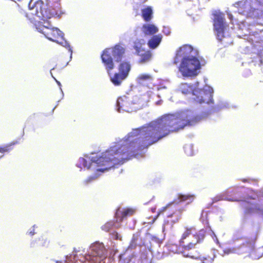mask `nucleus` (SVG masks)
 Here are the masks:
<instances>
[{"label":"nucleus","mask_w":263,"mask_h":263,"mask_svg":"<svg viewBox=\"0 0 263 263\" xmlns=\"http://www.w3.org/2000/svg\"><path fill=\"white\" fill-rule=\"evenodd\" d=\"M99 177V175H97V173L95 174V175L90 176L87 179L84 181L85 184H88L90 183L91 181L96 180Z\"/></svg>","instance_id":"nucleus-27"},{"label":"nucleus","mask_w":263,"mask_h":263,"mask_svg":"<svg viewBox=\"0 0 263 263\" xmlns=\"http://www.w3.org/2000/svg\"><path fill=\"white\" fill-rule=\"evenodd\" d=\"M153 80L151 75L148 74H141L137 78V82L139 84L150 87Z\"/></svg>","instance_id":"nucleus-15"},{"label":"nucleus","mask_w":263,"mask_h":263,"mask_svg":"<svg viewBox=\"0 0 263 263\" xmlns=\"http://www.w3.org/2000/svg\"><path fill=\"white\" fill-rule=\"evenodd\" d=\"M204 118V116L197 115L191 110L164 115L146 126L133 129L124 138L114 143L101 156H93L95 154L91 153L90 157L85 155L86 159L80 158L77 166L104 172L136 156L137 151L147 148L170 132L182 129L187 125H193Z\"/></svg>","instance_id":"nucleus-1"},{"label":"nucleus","mask_w":263,"mask_h":263,"mask_svg":"<svg viewBox=\"0 0 263 263\" xmlns=\"http://www.w3.org/2000/svg\"><path fill=\"white\" fill-rule=\"evenodd\" d=\"M125 52L124 48L117 45L112 48H107L104 50L101 55V58L105 68L110 77L111 82L116 86L121 84L128 75L130 70V65L128 62H122L119 66V72L115 73L114 76H110V71L114 67L115 62L121 61Z\"/></svg>","instance_id":"nucleus-2"},{"label":"nucleus","mask_w":263,"mask_h":263,"mask_svg":"<svg viewBox=\"0 0 263 263\" xmlns=\"http://www.w3.org/2000/svg\"><path fill=\"white\" fill-rule=\"evenodd\" d=\"M124 256V254H121L119 256V258H120V260H119V263H125V260H122V258L123 257V256ZM127 262L126 263H129V262H130L132 261V259H128L127 260Z\"/></svg>","instance_id":"nucleus-29"},{"label":"nucleus","mask_w":263,"mask_h":263,"mask_svg":"<svg viewBox=\"0 0 263 263\" xmlns=\"http://www.w3.org/2000/svg\"><path fill=\"white\" fill-rule=\"evenodd\" d=\"M162 36L161 34L154 35L148 42V46L151 49H155L161 42Z\"/></svg>","instance_id":"nucleus-19"},{"label":"nucleus","mask_w":263,"mask_h":263,"mask_svg":"<svg viewBox=\"0 0 263 263\" xmlns=\"http://www.w3.org/2000/svg\"><path fill=\"white\" fill-rule=\"evenodd\" d=\"M214 16V28L218 40H222L223 37L229 36L224 32L225 24L224 22V15L219 10H215L213 13Z\"/></svg>","instance_id":"nucleus-12"},{"label":"nucleus","mask_w":263,"mask_h":263,"mask_svg":"<svg viewBox=\"0 0 263 263\" xmlns=\"http://www.w3.org/2000/svg\"><path fill=\"white\" fill-rule=\"evenodd\" d=\"M239 241H240L239 246L226 249L223 251L224 254L227 255L231 253L242 254L251 253L254 252V241L253 240L242 238ZM254 252L258 254L257 256V258L261 257L263 255V246L254 251Z\"/></svg>","instance_id":"nucleus-8"},{"label":"nucleus","mask_w":263,"mask_h":263,"mask_svg":"<svg viewBox=\"0 0 263 263\" xmlns=\"http://www.w3.org/2000/svg\"><path fill=\"white\" fill-rule=\"evenodd\" d=\"M107 256V249L103 243L97 241L91 245L85 258L89 263H105Z\"/></svg>","instance_id":"nucleus-9"},{"label":"nucleus","mask_w":263,"mask_h":263,"mask_svg":"<svg viewBox=\"0 0 263 263\" xmlns=\"http://www.w3.org/2000/svg\"><path fill=\"white\" fill-rule=\"evenodd\" d=\"M161 103V101H159L156 102L157 105H160Z\"/></svg>","instance_id":"nucleus-35"},{"label":"nucleus","mask_w":263,"mask_h":263,"mask_svg":"<svg viewBox=\"0 0 263 263\" xmlns=\"http://www.w3.org/2000/svg\"><path fill=\"white\" fill-rule=\"evenodd\" d=\"M144 243L145 242L141 240L140 233L139 232H137L133 235L131 243L128 247V250L134 248L137 245H144Z\"/></svg>","instance_id":"nucleus-18"},{"label":"nucleus","mask_w":263,"mask_h":263,"mask_svg":"<svg viewBox=\"0 0 263 263\" xmlns=\"http://www.w3.org/2000/svg\"><path fill=\"white\" fill-rule=\"evenodd\" d=\"M139 28H137L136 30H135V32H137L138 30H139Z\"/></svg>","instance_id":"nucleus-41"},{"label":"nucleus","mask_w":263,"mask_h":263,"mask_svg":"<svg viewBox=\"0 0 263 263\" xmlns=\"http://www.w3.org/2000/svg\"><path fill=\"white\" fill-rule=\"evenodd\" d=\"M50 73H51V74H52L51 70L50 71ZM51 76H52V75H51ZM52 77L54 78V79L55 80V81H56L57 83L58 84V85L60 86V89H61V91L62 92V94L63 95V92L62 91V88L61 87V83L59 81H58V80H57L53 76H52Z\"/></svg>","instance_id":"nucleus-32"},{"label":"nucleus","mask_w":263,"mask_h":263,"mask_svg":"<svg viewBox=\"0 0 263 263\" xmlns=\"http://www.w3.org/2000/svg\"><path fill=\"white\" fill-rule=\"evenodd\" d=\"M221 200H229V201H233V200H232L231 198H229L226 197L225 195H219V196H218L216 197L214 199L213 202H217V201Z\"/></svg>","instance_id":"nucleus-26"},{"label":"nucleus","mask_w":263,"mask_h":263,"mask_svg":"<svg viewBox=\"0 0 263 263\" xmlns=\"http://www.w3.org/2000/svg\"><path fill=\"white\" fill-rule=\"evenodd\" d=\"M147 102V96L146 95L140 97L135 96L131 101L127 97L124 96L118 99L116 103L117 109L119 112L136 111L146 106Z\"/></svg>","instance_id":"nucleus-6"},{"label":"nucleus","mask_w":263,"mask_h":263,"mask_svg":"<svg viewBox=\"0 0 263 263\" xmlns=\"http://www.w3.org/2000/svg\"><path fill=\"white\" fill-rule=\"evenodd\" d=\"M163 32L166 35H170L171 33L170 29L169 27H164L163 29Z\"/></svg>","instance_id":"nucleus-28"},{"label":"nucleus","mask_w":263,"mask_h":263,"mask_svg":"<svg viewBox=\"0 0 263 263\" xmlns=\"http://www.w3.org/2000/svg\"><path fill=\"white\" fill-rule=\"evenodd\" d=\"M209 232H211L216 237L214 233L212 231L210 227H209L205 230L202 229L200 230L198 233L196 232V237L198 238V242H200L201 240H202L204 237L205 234L206 233H209Z\"/></svg>","instance_id":"nucleus-22"},{"label":"nucleus","mask_w":263,"mask_h":263,"mask_svg":"<svg viewBox=\"0 0 263 263\" xmlns=\"http://www.w3.org/2000/svg\"><path fill=\"white\" fill-rule=\"evenodd\" d=\"M33 231H34V229H33V230H30V231H29V234H30V235H33V234H34V232H33Z\"/></svg>","instance_id":"nucleus-34"},{"label":"nucleus","mask_w":263,"mask_h":263,"mask_svg":"<svg viewBox=\"0 0 263 263\" xmlns=\"http://www.w3.org/2000/svg\"><path fill=\"white\" fill-rule=\"evenodd\" d=\"M241 204L245 214H258L263 216V199L258 201L255 199L243 201Z\"/></svg>","instance_id":"nucleus-13"},{"label":"nucleus","mask_w":263,"mask_h":263,"mask_svg":"<svg viewBox=\"0 0 263 263\" xmlns=\"http://www.w3.org/2000/svg\"><path fill=\"white\" fill-rule=\"evenodd\" d=\"M136 15L138 14V9L136 10Z\"/></svg>","instance_id":"nucleus-38"},{"label":"nucleus","mask_w":263,"mask_h":263,"mask_svg":"<svg viewBox=\"0 0 263 263\" xmlns=\"http://www.w3.org/2000/svg\"><path fill=\"white\" fill-rule=\"evenodd\" d=\"M147 0H140L141 3H144L146 2Z\"/></svg>","instance_id":"nucleus-36"},{"label":"nucleus","mask_w":263,"mask_h":263,"mask_svg":"<svg viewBox=\"0 0 263 263\" xmlns=\"http://www.w3.org/2000/svg\"><path fill=\"white\" fill-rule=\"evenodd\" d=\"M243 182H246V181H249L247 179H244L243 180Z\"/></svg>","instance_id":"nucleus-39"},{"label":"nucleus","mask_w":263,"mask_h":263,"mask_svg":"<svg viewBox=\"0 0 263 263\" xmlns=\"http://www.w3.org/2000/svg\"><path fill=\"white\" fill-rule=\"evenodd\" d=\"M175 215H176V214H175V213H173V215H171V216H172V217L175 216Z\"/></svg>","instance_id":"nucleus-40"},{"label":"nucleus","mask_w":263,"mask_h":263,"mask_svg":"<svg viewBox=\"0 0 263 263\" xmlns=\"http://www.w3.org/2000/svg\"><path fill=\"white\" fill-rule=\"evenodd\" d=\"M134 211L132 209H128L121 211V208H118L115 214L117 223L121 222L127 216L132 215Z\"/></svg>","instance_id":"nucleus-16"},{"label":"nucleus","mask_w":263,"mask_h":263,"mask_svg":"<svg viewBox=\"0 0 263 263\" xmlns=\"http://www.w3.org/2000/svg\"><path fill=\"white\" fill-rule=\"evenodd\" d=\"M145 41L143 39H137L134 42V48L137 54H140V52H143L142 46L145 44Z\"/></svg>","instance_id":"nucleus-20"},{"label":"nucleus","mask_w":263,"mask_h":263,"mask_svg":"<svg viewBox=\"0 0 263 263\" xmlns=\"http://www.w3.org/2000/svg\"><path fill=\"white\" fill-rule=\"evenodd\" d=\"M59 5L58 3L53 4V3L49 0H46V3H44L42 1H38L35 3L32 10H34L35 9L34 14L44 21L43 24L36 28L39 32L41 29H44L45 28L44 26L52 28L50 23L48 21L46 22V21L58 14V10L55 8H53V6L57 5V8ZM32 13L34 14V12Z\"/></svg>","instance_id":"nucleus-5"},{"label":"nucleus","mask_w":263,"mask_h":263,"mask_svg":"<svg viewBox=\"0 0 263 263\" xmlns=\"http://www.w3.org/2000/svg\"><path fill=\"white\" fill-rule=\"evenodd\" d=\"M226 107L225 105H223L222 106H221V107H219V105H218L216 106L213 107L212 108V110L213 111H217L220 109V108H222V107Z\"/></svg>","instance_id":"nucleus-31"},{"label":"nucleus","mask_w":263,"mask_h":263,"mask_svg":"<svg viewBox=\"0 0 263 263\" xmlns=\"http://www.w3.org/2000/svg\"><path fill=\"white\" fill-rule=\"evenodd\" d=\"M180 245L182 248L183 251H180L184 256L194 258L193 256L189 253H185L186 251H189L194 248L195 246L199 243L198 238L196 237V232L195 229H186L183 234L182 238L180 240ZM195 258L197 259V257Z\"/></svg>","instance_id":"nucleus-10"},{"label":"nucleus","mask_w":263,"mask_h":263,"mask_svg":"<svg viewBox=\"0 0 263 263\" xmlns=\"http://www.w3.org/2000/svg\"><path fill=\"white\" fill-rule=\"evenodd\" d=\"M239 14L247 17H257L259 11L263 12V0H245L236 3L234 6Z\"/></svg>","instance_id":"nucleus-7"},{"label":"nucleus","mask_w":263,"mask_h":263,"mask_svg":"<svg viewBox=\"0 0 263 263\" xmlns=\"http://www.w3.org/2000/svg\"><path fill=\"white\" fill-rule=\"evenodd\" d=\"M141 31L145 35H152L157 33L159 29L153 24H145L143 25Z\"/></svg>","instance_id":"nucleus-17"},{"label":"nucleus","mask_w":263,"mask_h":263,"mask_svg":"<svg viewBox=\"0 0 263 263\" xmlns=\"http://www.w3.org/2000/svg\"><path fill=\"white\" fill-rule=\"evenodd\" d=\"M2 157H3V156H1V157H0V158H2Z\"/></svg>","instance_id":"nucleus-42"},{"label":"nucleus","mask_w":263,"mask_h":263,"mask_svg":"<svg viewBox=\"0 0 263 263\" xmlns=\"http://www.w3.org/2000/svg\"><path fill=\"white\" fill-rule=\"evenodd\" d=\"M140 53L139 55L141 56L140 59V62L141 63H144L149 61L151 58V54L149 52H145L144 53Z\"/></svg>","instance_id":"nucleus-23"},{"label":"nucleus","mask_w":263,"mask_h":263,"mask_svg":"<svg viewBox=\"0 0 263 263\" xmlns=\"http://www.w3.org/2000/svg\"><path fill=\"white\" fill-rule=\"evenodd\" d=\"M118 227L116 224H115L112 221L107 222L105 224L102 226V229L103 230L110 233V240H122V236L120 234L117 233L114 230H112L113 227Z\"/></svg>","instance_id":"nucleus-14"},{"label":"nucleus","mask_w":263,"mask_h":263,"mask_svg":"<svg viewBox=\"0 0 263 263\" xmlns=\"http://www.w3.org/2000/svg\"><path fill=\"white\" fill-rule=\"evenodd\" d=\"M44 26L45 28L44 29H41L40 32L44 34L48 40L57 42L68 48L70 53V58H71L72 51L69 43L64 38V33L57 28H49L48 26Z\"/></svg>","instance_id":"nucleus-11"},{"label":"nucleus","mask_w":263,"mask_h":263,"mask_svg":"<svg viewBox=\"0 0 263 263\" xmlns=\"http://www.w3.org/2000/svg\"><path fill=\"white\" fill-rule=\"evenodd\" d=\"M153 10L151 7L142 10V16L144 20L146 22L149 21L152 18Z\"/></svg>","instance_id":"nucleus-21"},{"label":"nucleus","mask_w":263,"mask_h":263,"mask_svg":"<svg viewBox=\"0 0 263 263\" xmlns=\"http://www.w3.org/2000/svg\"><path fill=\"white\" fill-rule=\"evenodd\" d=\"M185 154L187 156H192L194 154L193 146L191 144H187L184 146Z\"/></svg>","instance_id":"nucleus-25"},{"label":"nucleus","mask_w":263,"mask_h":263,"mask_svg":"<svg viewBox=\"0 0 263 263\" xmlns=\"http://www.w3.org/2000/svg\"><path fill=\"white\" fill-rule=\"evenodd\" d=\"M227 12V14H228V17L230 19V20H232V17H233V16L231 14L229 13L228 12Z\"/></svg>","instance_id":"nucleus-33"},{"label":"nucleus","mask_w":263,"mask_h":263,"mask_svg":"<svg viewBox=\"0 0 263 263\" xmlns=\"http://www.w3.org/2000/svg\"><path fill=\"white\" fill-rule=\"evenodd\" d=\"M151 235L149 234H147V237H150Z\"/></svg>","instance_id":"nucleus-37"},{"label":"nucleus","mask_w":263,"mask_h":263,"mask_svg":"<svg viewBox=\"0 0 263 263\" xmlns=\"http://www.w3.org/2000/svg\"><path fill=\"white\" fill-rule=\"evenodd\" d=\"M194 198V196L192 195H179L178 196V199L180 201H185L189 200V201L187 202L188 203L192 202Z\"/></svg>","instance_id":"nucleus-24"},{"label":"nucleus","mask_w":263,"mask_h":263,"mask_svg":"<svg viewBox=\"0 0 263 263\" xmlns=\"http://www.w3.org/2000/svg\"><path fill=\"white\" fill-rule=\"evenodd\" d=\"M180 61L179 71L183 77H195L199 72L198 52L191 46L184 45L177 51L174 63L177 64Z\"/></svg>","instance_id":"nucleus-3"},{"label":"nucleus","mask_w":263,"mask_h":263,"mask_svg":"<svg viewBox=\"0 0 263 263\" xmlns=\"http://www.w3.org/2000/svg\"><path fill=\"white\" fill-rule=\"evenodd\" d=\"M199 82H197L193 85L182 83L178 87V90L183 94L192 92L193 99L200 104H213V89L210 86L205 85L203 89H199Z\"/></svg>","instance_id":"nucleus-4"},{"label":"nucleus","mask_w":263,"mask_h":263,"mask_svg":"<svg viewBox=\"0 0 263 263\" xmlns=\"http://www.w3.org/2000/svg\"><path fill=\"white\" fill-rule=\"evenodd\" d=\"M15 143H11L10 145H13ZM9 146V145H7L4 147H0V152L1 153H4V152H8V147Z\"/></svg>","instance_id":"nucleus-30"}]
</instances>
